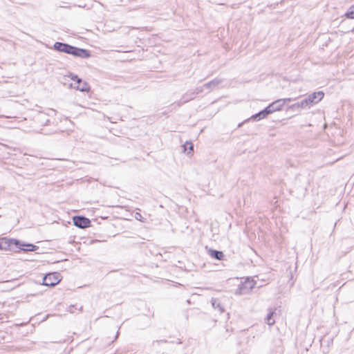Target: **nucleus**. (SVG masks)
<instances>
[{
	"mask_svg": "<svg viewBox=\"0 0 354 354\" xmlns=\"http://www.w3.org/2000/svg\"><path fill=\"white\" fill-rule=\"evenodd\" d=\"M53 48L58 52L64 53L80 58H88L91 56V52L88 50L80 48L66 43L57 41L54 44Z\"/></svg>",
	"mask_w": 354,
	"mask_h": 354,
	"instance_id": "1",
	"label": "nucleus"
},
{
	"mask_svg": "<svg viewBox=\"0 0 354 354\" xmlns=\"http://www.w3.org/2000/svg\"><path fill=\"white\" fill-rule=\"evenodd\" d=\"M59 277L60 275L58 272L47 274L43 277V285L53 287L59 282Z\"/></svg>",
	"mask_w": 354,
	"mask_h": 354,
	"instance_id": "2",
	"label": "nucleus"
},
{
	"mask_svg": "<svg viewBox=\"0 0 354 354\" xmlns=\"http://www.w3.org/2000/svg\"><path fill=\"white\" fill-rule=\"evenodd\" d=\"M20 243L18 240L9 239L6 237L0 239V250H12L15 246H17Z\"/></svg>",
	"mask_w": 354,
	"mask_h": 354,
	"instance_id": "3",
	"label": "nucleus"
},
{
	"mask_svg": "<svg viewBox=\"0 0 354 354\" xmlns=\"http://www.w3.org/2000/svg\"><path fill=\"white\" fill-rule=\"evenodd\" d=\"M73 222L75 226L82 229L88 227L91 225V221L84 216H73Z\"/></svg>",
	"mask_w": 354,
	"mask_h": 354,
	"instance_id": "4",
	"label": "nucleus"
},
{
	"mask_svg": "<svg viewBox=\"0 0 354 354\" xmlns=\"http://www.w3.org/2000/svg\"><path fill=\"white\" fill-rule=\"evenodd\" d=\"M324 93L323 91L315 92L308 95L306 100L308 101V104L309 106L313 104H316L322 100L324 97Z\"/></svg>",
	"mask_w": 354,
	"mask_h": 354,
	"instance_id": "5",
	"label": "nucleus"
},
{
	"mask_svg": "<svg viewBox=\"0 0 354 354\" xmlns=\"http://www.w3.org/2000/svg\"><path fill=\"white\" fill-rule=\"evenodd\" d=\"M283 105L284 102L282 101L281 99H279L270 104L267 107L270 111V113H272L274 111L281 110Z\"/></svg>",
	"mask_w": 354,
	"mask_h": 354,
	"instance_id": "6",
	"label": "nucleus"
},
{
	"mask_svg": "<svg viewBox=\"0 0 354 354\" xmlns=\"http://www.w3.org/2000/svg\"><path fill=\"white\" fill-rule=\"evenodd\" d=\"M256 282L253 280H247L239 288L240 293L245 294L254 288Z\"/></svg>",
	"mask_w": 354,
	"mask_h": 354,
	"instance_id": "7",
	"label": "nucleus"
},
{
	"mask_svg": "<svg viewBox=\"0 0 354 354\" xmlns=\"http://www.w3.org/2000/svg\"><path fill=\"white\" fill-rule=\"evenodd\" d=\"M269 114L270 113V111L268 109V107H266L263 110L259 111V113L253 115L251 117V119H252L254 121H259L261 119H263L266 118Z\"/></svg>",
	"mask_w": 354,
	"mask_h": 354,
	"instance_id": "8",
	"label": "nucleus"
},
{
	"mask_svg": "<svg viewBox=\"0 0 354 354\" xmlns=\"http://www.w3.org/2000/svg\"><path fill=\"white\" fill-rule=\"evenodd\" d=\"M307 106H309V105L308 104V101L305 98L304 100H302L300 102H298L292 105H290L287 109L288 110L301 109H305Z\"/></svg>",
	"mask_w": 354,
	"mask_h": 354,
	"instance_id": "9",
	"label": "nucleus"
},
{
	"mask_svg": "<svg viewBox=\"0 0 354 354\" xmlns=\"http://www.w3.org/2000/svg\"><path fill=\"white\" fill-rule=\"evenodd\" d=\"M15 248H18L20 250L24 251H35L38 249V246L35 245L31 243H19L17 246H15Z\"/></svg>",
	"mask_w": 354,
	"mask_h": 354,
	"instance_id": "10",
	"label": "nucleus"
},
{
	"mask_svg": "<svg viewBox=\"0 0 354 354\" xmlns=\"http://www.w3.org/2000/svg\"><path fill=\"white\" fill-rule=\"evenodd\" d=\"M222 82V80L221 79H214L213 80L203 85L204 87L208 89H213L218 86Z\"/></svg>",
	"mask_w": 354,
	"mask_h": 354,
	"instance_id": "11",
	"label": "nucleus"
},
{
	"mask_svg": "<svg viewBox=\"0 0 354 354\" xmlns=\"http://www.w3.org/2000/svg\"><path fill=\"white\" fill-rule=\"evenodd\" d=\"M212 306L214 309H218V311L222 313L224 312V308L222 306L219 299L216 298H212L211 299Z\"/></svg>",
	"mask_w": 354,
	"mask_h": 354,
	"instance_id": "12",
	"label": "nucleus"
},
{
	"mask_svg": "<svg viewBox=\"0 0 354 354\" xmlns=\"http://www.w3.org/2000/svg\"><path fill=\"white\" fill-rule=\"evenodd\" d=\"M183 147L184 152H187L188 156L192 155V153L194 152V145H193V144L191 142L187 141L183 145Z\"/></svg>",
	"mask_w": 354,
	"mask_h": 354,
	"instance_id": "13",
	"label": "nucleus"
},
{
	"mask_svg": "<svg viewBox=\"0 0 354 354\" xmlns=\"http://www.w3.org/2000/svg\"><path fill=\"white\" fill-rule=\"evenodd\" d=\"M210 256L217 260H222L224 257V254L221 251L216 250H209Z\"/></svg>",
	"mask_w": 354,
	"mask_h": 354,
	"instance_id": "14",
	"label": "nucleus"
},
{
	"mask_svg": "<svg viewBox=\"0 0 354 354\" xmlns=\"http://www.w3.org/2000/svg\"><path fill=\"white\" fill-rule=\"evenodd\" d=\"M76 89L83 91V92H88L90 90V86L86 82L82 81L80 84H78L75 86Z\"/></svg>",
	"mask_w": 354,
	"mask_h": 354,
	"instance_id": "15",
	"label": "nucleus"
},
{
	"mask_svg": "<svg viewBox=\"0 0 354 354\" xmlns=\"http://www.w3.org/2000/svg\"><path fill=\"white\" fill-rule=\"evenodd\" d=\"M194 95H191V92L185 93V95H183L181 98L182 101L178 103V106H180L181 104L194 99Z\"/></svg>",
	"mask_w": 354,
	"mask_h": 354,
	"instance_id": "16",
	"label": "nucleus"
},
{
	"mask_svg": "<svg viewBox=\"0 0 354 354\" xmlns=\"http://www.w3.org/2000/svg\"><path fill=\"white\" fill-rule=\"evenodd\" d=\"M274 313V310H271L266 317L265 320L268 325L272 326L274 324L275 321L272 319L273 315Z\"/></svg>",
	"mask_w": 354,
	"mask_h": 354,
	"instance_id": "17",
	"label": "nucleus"
},
{
	"mask_svg": "<svg viewBox=\"0 0 354 354\" xmlns=\"http://www.w3.org/2000/svg\"><path fill=\"white\" fill-rule=\"evenodd\" d=\"M345 16L348 19H354V5L351 6L346 12Z\"/></svg>",
	"mask_w": 354,
	"mask_h": 354,
	"instance_id": "18",
	"label": "nucleus"
},
{
	"mask_svg": "<svg viewBox=\"0 0 354 354\" xmlns=\"http://www.w3.org/2000/svg\"><path fill=\"white\" fill-rule=\"evenodd\" d=\"M203 92V88L202 87H198L196 88L194 91L191 92L192 95L196 96V95Z\"/></svg>",
	"mask_w": 354,
	"mask_h": 354,
	"instance_id": "19",
	"label": "nucleus"
},
{
	"mask_svg": "<svg viewBox=\"0 0 354 354\" xmlns=\"http://www.w3.org/2000/svg\"><path fill=\"white\" fill-rule=\"evenodd\" d=\"M281 100L284 102V104H285L286 102H292L293 100V99L290 98V97H288V98L281 99Z\"/></svg>",
	"mask_w": 354,
	"mask_h": 354,
	"instance_id": "20",
	"label": "nucleus"
},
{
	"mask_svg": "<svg viewBox=\"0 0 354 354\" xmlns=\"http://www.w3.org/2000/svg\"><path fill=\"white\" fill-rule=\"evenodd\" d=\"M82 81H83V80H82L81 78H80V77H77V80H75V82H76V83L77 84V85H78V84H80L82 83Z\"/></svg>",
	"mask_w": 354,
	"mask_h": 354,
	"instance_id": "21",
	"label": "nucleus"
},
{
	"mask_svg": "<svg viewBox=\"0 0 354 354\" xmlns=\"http://www.w3.org/2000/svg\"><path fill=\"white\" fill-rule=\"evenodd\" d=\"M71 80H74V81H75V80H77V78L78 77V76H77V75H73V74H71Z\"/></svg>",
	"mask_w": 354,
	"mask_h": 354,
	"instance_id": "22",
	"label": "nucleus"
},
{
	"mask_svg": "<svg viewBox=\"0 0 354 354\" xmlns=\"http://www.w3.org/2000/svg\"><path fill=\"white\" fill-rule=\"evenodd\" d=\"M283 352V348H281V350H280V354H282Z\"/></svg>",
	"mask_w": 354,
	"mask_h": 354,
	"instance_id": "23",
	"label": "nucleus"
}]
</instances>
